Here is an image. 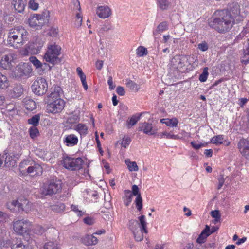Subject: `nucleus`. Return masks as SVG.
I'll use <instances>...</instances> for the list:
<instances>
[{"label": "nucleus", "mask_w": 249, "mask_h": 249, "mask_svg": "<svg viewBox=\"0 0 249 249\" xmlns=\"http://www.w3.org/2000/svg\"><path fill=\"white\" fill-rule=\"evenodd\" d=\"M218 189H220L222 186H223L225 179L224 178L223 175L220 174L218 177Z\"/></svg>", "instance_id": "obj_55"}, {"label": "nucleus", "mask_w": 249, "mask_h": 249, "mask_svg": "<svg viewBox=\"0 0 249 249\" xmlns=\"http://www.w3.org/2000/svg\"><path fill=\"white\" fill-rule=\"evenodd\" d=\"M103 61L98 60L96 61V67L98 70H101V69L103 67Z\"/></svg>", "instance_id": "obj_64"}, {"label": "nucleus", "mask_w": 249, "mask_h": 249, "mask_svg": "<svg viewBox=\"0 0 249 249\" xmlns=\"http://www.w3.org/2000/svg\"><path fill=\"white\" fill-rule=\"evenodd\" d=\"M27 34V31L22 27L11 29L8 34L7 43L10 46L18 48L23 44Z\"/></svg>", "instance_id": "obj_3"}, {"label": "nucleus", "mask_w": 249, "mask_h": 249, "mask_svg": "<svg viewBox=\"0 0 249 249\" xmlns=\"http://www.w3.org/2000/svg\"><path fill=\"white\" fill-rule=\"evenodd\" d=\"M34 244L35 241L31 240L29 243H27L25 244L23 243L19 242L17 243L16 244L12 246V249H33Z\"/></svg>", "instance_id": "obj_22"}, {"label": "nucleus", "mask_w": 249, "mask_h": 249, "mask_svg": "<svg viewBox=\"0 0 249 249\" xmlns=\"http://www.w3.org/2000/svg\"><path fill=\"white\" fill-rule=\"evenodd\" d=\"M18 202L17 200L12 201L7 203V207L11 211H14L15 207L18 208Z\"/></svg>", "instance_id": "obj_51"}, {"label": "nucleus", "mask_w": 249, "mask_h": 249, "mask_svg": "<svg viewBox=\"0 0 249 249\" xmlns=\"http://www.w3.org/2000/svg\"><path fill=\"white\" fill-rule=\"evenodd\" d=\"M39 119L40 116L39 115L37 114L33 116L31 118L28 119V122L29 124L33 125L32 127H36L38 124Z\"/></svg>", "instance_id": "obj_39"}, {"label": "nucleus", "mask_w": 249, "mask_h": 249, "mask_svg": "<svg viewBox=\"0 0 249 249\" xmlns=\"http://www.w3.org/2000/svg\"><path fill=\"white\" fill-rule=\"evenodd\" d=\"M158 7L161 11H167L172 7L171 0H156Z\"/></svg>", "instance_id": "obj_20"}, {"label": "nucleus", "mask_w": 249, "mask_h": 249, "mask_svg": "<svg viewBox=\"0 0 249 249\" xmlns=\"http://www.w3.org/2000/svg\"><path fill=\"white\" fill-rule=\"evenodd\" d=\"M136 54L139 57H142L147 54L146 48L143 46L139 47L136 50Z\"/></svg>", "instance_id": "obj_41"}, {"label": "nucleus", "mask_w": 249, "mask_h": 249, "mask_svg": "<svg viewBox=\"0 0 249 249\" xmlns=\"http://www.w3.org/2000/svg\"><path fill=\"white\" fill-rule=\"evenodd\" d=\"M84 222L87 225H92L95 223V220L90 217H87L84 219Z\"/></svg>", "instance_id": "obj_56"}, {"label": "nucleus", "mask_w": 249, "mask_h": 249, "mask_svg": "<svg viewBox=\"0 0 249 249\" xmlns=\"http://www.w3.org/2000/svg\"><path fill=\"white\" fill-rule=\"evenodd\" d=\"M125 162L130 171H137L139 170L138 166L135 161H131L130 159H126Z\"/></svg>", "instance_id": "obj_32"}, {"label": "nucleus", "mask_w": 249, "mask_h": 249, "mask_svg": "<svg viewBox=\"0 0 249 249\" xmlns=\"http://www.w3.org/2000/svg\"><path fill=\"white\" fill-rule=\"evenodd\" d=\"M30 61L33 64L36 69L41 68L42 67V63L35 56H31L29 58Z\"/></svg>", "instance_id": "obj_40"}, {"label": "nucleus", "mask_w": 249, "mask_h": 249, "mask_svg": "<svg viewBox=\"0 0 249 249\" xmlns=\"http://www.w3.org/2000/svg\"><path fill=\"white\" fill-rule=\"evenodd\" d=\"M16 110L17 108L16 106L13 103H10L8 104L6 107V111L7 112H13V114L16 113Z\"/></svg>", "instance_id": "obj_50"}, {"label": "nucleus", "mask_w": 249, "mask_h": 249, "mask_svg": "<svg viewBox=\"0 0 249 249\" xmlns=\"http://www.w3.org/2000/svg\"><path fill=\"white\" fill-rule=\"evenodd\" d=\"M44 249H58L56 244L53 242H48L45 244Z\"/></svg>", "instance_id": "obj_49"}, {"label": "nucleus", "mask_w": 249, "mask_h": 249, "mask_svg": "<svg viewBox=\"0 0 249 249\" xmlns=\"http://www.w3.org/2000/svg\"><path fill=\"white\" fill-rule=\"evenodd\" d=\"M231 14L226 11H216L209 21V25L219 33H223L229 31L235 22Z\"/></svg>", "instance_id": "obj_1"}, {"label": "nucleus", "mask_w": 249, "mask_h": 249, "mask_svg": "<svg viewBox=\"0 0 249 249\" xmlns=\"http://www.w3.org/2000/svg\"><path fill=\"white\" fill-rule=\"evenodd\" d=\"M238 147L242 155L249 160V141L245 139H241L238 143Z\"/></svg>", "instance_id": "obj_14"}, {"label": "nucleus", "mask_w": 249, "mask_h": 249, "mask_svg": "<svg viewBox=\"0 0 249 249\" xmlns=\"http://www.w3.org/2000/svg\"><path fill=\"white\" fill-rule=\"evenodd\" d=\"M208 231H210V227L206 225L205 228L202 231L197 239V243L201 244L206 242L207 238L209 236V234L207 233Z\"/></svg>", "instance_id": "obj_24"}, {"label": "nucleus", "mask_w": 249, "mask_h": 249, "mask_svg": "<svg viewBox=\"0 0 249 249\" xmlns=\"http://www.w3.org/2000/svg\"><path fill=\"white\" fill-rule=\"evenodd\" d=\"M25 108L30 111H32L36 108V104L33 100L28 99L24 102Z\"/></svg>", "instance_id": "obj_34"}, {"label": "nucleus", "mask_w": 249, "mask_h": 249, "mask_svg": "<svg viewBox=\"0 0 249 249\" xmlns=\"http://www.w3.org/2000/svg\"><path fill=\"white\" fill-rule=\"evenodd\" d=\"M33 230L34 233L38 235L42 234L45 231V229L40 225L36 226Z\"/></svg>", "instance_id": "obj_47"}, {"label": "nucleus", "mask_w": 249, "mask_h": 249, "mask_svg": "<svg viewBox=\"0 0 249 249\" xmlns=\"http://www.w3.org/2000/svg\"><path fill=\"white\" fill-rule=\"evenodd\" d=\"M49 11L45 10L42 15L33 14L28 19L29 25L32 27H41L45 23V20H48Z\"/></svg>", "instance_id": "obj_6"}, {"label": "nucleus", "mask_w": 249, "mask_h": 249, "mask_svg": "<svg viewBox=\"0 0 249 249\" xmlns=\"http://www.w3.org/2000/svg\"><path fill=\"white\" fill-rule=\"evenodd\" d=\"M160 122L166 124L167 126L176 127L177 126L178 121L176 118H172L171 119H162L160 120Z\"/></svg>", "instance_id": "obj_26"}, {"label": "nucleus", "mask_w": 249, "mask_h": 249, "mask_svg": "<svg viewBox=\"0 0 249 249\" xmlns=\"http://www.w3.org/2000/svg\"><path fill=\"white\" fill-rule=\"evenodd\" d=\"M168 29V23L167 21H163L160 23L153 32L154 36H157L161 33L167 31Z\"/></svg>", "instance_id": "obj_23"}, {"label": "nucleus", "mask_w": 249, "mask_h": 249, "mask_svg": "<svg viewBox=\"0 0 249 249\" xmlns=\"http://www.w3.org/2000/svg\"><path fill=\"white\" fill-rule=\"evenodd\" d=\"M135 202L137 210L141 211L142 208V199L141 195L137 196Z\"/></svg>", "instance_id": "obj_44"}, {"label": "nucleus", "mask_w": 249, "mask_h": 249, "mask_svg": "<svg viewBox=\"0 0 249 249\" xmlns=\"http://www.w3.org/2000/svg\"><path fill=\"white\" fill-rule=\"evenodd\" d=\"M32 91L37 95H42L48 90V84L45 78L38 77L32 85Z\"/></svg>", "instance_id": "obj_8"}, {"label": "nucleus", "mask_w": 249, "mask_h": 249, "mask_svg": "<svg viewBox=\"0 0 249 249\" xmlns=\"http://www.w3.org/2000/svg\"><path fill=\"white\" fill-rule=\"evenodd\" d=\"M61 48L55 43L48 45L47 50L44 54V59L53 65L60 62L58 56L61 53Z\"/></svg>", "instance_id": "obj_5"}, {"label": "nucleus", "mask_w": 249, "mask_h": 249, "mask_svg": "<svg viewBox=\"0 0 249 249\" xmlns=\"http://www.w3.org/2000/svg\"><path fill=\"white\" fill-rule=\"evenodd\" d=\"M81 241L84 244L87 246L95 245L98 242V240L93 234L85 235L82 237Z\"/></svg>", "instance_id": "obj_19"}, {"label": "nucleus", "mask_w": 249, "mask_h": 249, "mask_svg": "<svg viewBox=\"0 0 249 249\" xmlns=\"http://www.w3.org/2000/svg\"><path fill=\"white\" fill-rule=\"evenodd\" d=\"M126 87L132 91L137 92L140 89V87L136 83L130 79L126 80Z\"/></svg>", "instance_id": "obj_33"}, {"label": "nucleus", "mask_w": 249, "mask_h": 249, "mask_svg": "<svg viewBox=\"0 0 249 249\" xmlns=\"http://www.w3.org/2000/svg\"><path fill=\"white\" fill-rule=\"evenodd\" d=\"M131 141V140L130 138H129L128 137H124L123 138V139L121 141V144L122 147L126 148L128 146Z\"/></svg>", "instance_id": "obj_48"}, {"label": "nucleus", "mask_w": 249, "mask_h": 249, "mask_svg": "<svg viewBox=\"0 0 249 249\" xmlns=\"http://www.w3.org/2000/svg\"><path fill=\"white\" fill-rule=\"evenodd\" d=\"M18 209V211H24L26 213L30 211L32 208V204L25 198H19L17 200Z\"/></svg>", "instance_id": "obj_16"}, {"label": "nucleus", "mask_w": 249, "mask_h": 249, "mask_svg": "<svg viewBox=\"0 0 249 249\" xmlns=\"http://www.w3.org/2000/svg\"><path fill=\"white\" fill-rule=\"evenodd\" d=\"M78 139L74 134H70L66 136L64 142L67 146H73L78 143Z\"/></svg>", "instance_id": "obj_25"}, {"label": "nucleus", "mask_w": 249, "mask_h": 249, "mask_svg": "<svg viewBox=\"0 0 249 249\" xmlns=\"http://www.w3.org/2000/svg\"><path fill=\"white\" fill-rule=\"evenodd\" d=\"M9 85L7 77L0 72V89H6Z\"/></svg>", "instance_id": "obj_30"}, {"label": "nucleus", "mask_w": 249, "mask_h": 249, "mask_svg": "<svg viewBox=\"0 0 249 249\" xmlns=\"http://www.w3.org/2000/svg\"><path fill=\"white\" fill-rule=\"evenodd\" d=\"M26 2V0H23L20 2H14L13 5L15 10L18 13L22 12L25 8Z\"/></svg>", "instance_id": "obj_35"}, {"label": "nucleus", "mask_w": 249, "mask_h": 249, "mask_svg": "<svg viewBox=\"0 0 249 249\" xmlns=\"http://www.w3.org/2000/svg\"><path fill=\"white\" fill-rule=\"evenodd\" d=\"M141 114L137 116L136 115L132 116L129 120L127 121V127L130 128L132 126L134 125L137 122L140 120Z\"/></svg>", "instance_id": "obj_36"}, {"label": "nucleus", "mask_w": 249, "mask_h": 249, "mask_svg": "<svg viewBox=\"0 0 249 249\" xmlns=\"http://www.w3.org/2000/svg\"><path fill=\"white\" fill-rule=\"evenodd\" d=\"M3 159H4V164L3 167H6L8 168H10L13 167L16 165V160L13 159V158L9 155L6 154H3Z\"/></svg>", "instance_id": "obj_21"}, {"label": "nucleus", "mask_w": 249, "mask_h": 249, "mask_svg": "<svg viewBox=\"0 0 249 249\" xmlns=\"http://www.w3.org/2000/svg\"><path fill=\"white\" fill-rule=\"evenodd\" d=\"M132 196H138L139 195H141V194L139 192V189L137 185H133L132 186Z\"/></svg>", "instance_id": "obj_57"}, {"label": "nucleus", "mask_w": 249, "mask_h": 249, "mask_svg": "<svg viewBox=\"0 0 249 249\" xmlns=\"http://www.w3.org/2000/svg\"><path fill=\"white\" fill-rule=\"evenodd\" d=\"M61 88L54 86L51 89V92L46 99V109L47 112L56 113L61 112L65 107V102L60 98Z\"/></svg>", "instance_id": "obj_2"}, {"label": "nucleus", "mask_w": 249, "mask_h": 249, "mask_svg": "<svg viewBox=\"0 0 249 249\" xmlns=\"http://www.w3.org/2000/svg\"><path fill=\"white\" fill-rule=\"evenodd\" d=\"M76 18L74 25L76 27L79 28L81 26L82 22V17L80 13H77L76 14Z\"/></svg>", "instance_id": "obj_45"}, {"label": "nucleus", "mask_w": 249, "mask_h": 249, "mask_svg": "<svg viewBox=\"0 0 249 249\" xmlns=\"http://www.w3.org/2000/svg\"><path fill=\"white\" fill-rule=\"evenodd\" d=\"M248 47L244 52V55L241 58V61L244 64H247L249 61V38L248 39Z\"/></svg>", "instance_id": "obj_38"}, {"label": "nucleus", "mask_w": 249, "mask_h": 249, "mask_svg": "<svg viewBox=\"0 0 249 249\" xmlns=\"http://www.w3.org/2000/svg\"><path fill=\"white\" fill-rule=\"evenodd\" d=\"M108 84L109 86V89L111 90H112L115 88V85H113V80H112V77L111 76H109L108 80Z\"/></svg>", "instance_id": "obj_62"}, {"label": "nucleus", "mask_w": 249, "mask_h": 249, "mask_svg": "<svg viewBox=\"0 0 249 249\" xmlns=\"http://www.w3.org/2000/svg\"><path fill=\"white\" fill-rule=\"evenodd\" d=\"M138 130L150 135L154 134L156 132V130L153 128L152 124L148 122L139 124Z\"/></svg>", "instance_id": "obj_17"}, {"label": "nucleus", "mask_w": 249, "mask_h": 249, "mask_svg": "<svg viewBox=\"0 0 249 249\" xmlns=\"http://www.w3.org/2000/svg\"><path fill=\"white\" fill-rule=\"evenodd\" d=\"M191 144L196 149H199L201 147L204 146V144H197L194 142H192Z\"/></svg>", "instance_id": "obj_63"}, {"label": "nucleus", "mask_w": 249, "mask_h": 249, "mask_svg": "<svg viewBox=\"0 0 249 249\" xmlns=\"http://www.w3.org/2000/svg\"><path fill=\"white\" fill-rule=\"evenodd\" d=\"M83 163V160L81 158H72L66 157L63 160V166L65 168L71 171L81 169Z\"/></svg>", "instance_id": "obj_9"}, {"label": "nucleus", "mask_w": 249, "mask_h": 249, "mask_svg": "<svg viewBox=\"0 0 249 249\" xmlns=\"http://www.w3.org/2000/svg\"><path fill=\"white\" fill-rule=\"evenodd\" d=\"M116 92L120 96H123L125 94V92L123 87L118 86L116 89Z\"/></svg>", "instance_id": "obj_59"}, {"label": "nucleus", "mask_w": 249, "mask_h": 249, "mask_svg": "<svg viewBox=\"0 0 249 249\" xmlns=\"http://www.w3.org/2000/svg\"><path fill=\"white\" fill-rule=\"evenodd\" d=\"M124 196L123 197L124 202L125 206H128L131 203L132 200V194L129 190L124 191Z\"/></svg>", "instance_id": "obj_29"}, {"label": "nucleus", "mask_w": 249, "mask_h": 249, "mask_svg": "<svg viewBox=\"0 0 249 249\" xmlns=\"http://www.w3.org/2000/svg\"><path fill=\"white\" fill-rule=\"evenodd\" d=\"M71 209L72 210V211L77 213L78 216H81L82 215V211L79 210L78 207L77 206L74 205H72L71 206Z\"/></svg>", "instance_id": "obj_61"}, {"label": "nucleus", "mask_w": 249, "mask_h": 249, "mask_svg": "<svg viewBox=\"0 0 249 249\" xmlns=\"http://www.w3.org/2000/svg\"><path fill=\"white\" fill-rule=\"evenodd\" d=\"M23 92V89L21 85L15 86L13 89L12 96L18 98L21 96Z\"/></svg>", "instance_id": "obj_28"}, {"label": "nucleus", "mask_w": 249, "mask_h": 249, "mask_svg": "<svg viewBox=\"0 0 249 249\" xmlns=\"http://www.w3.org/2000/svg\"><path fill=\"white\" fill-rule=\"evenodd\" d=\"M74 129L78 131L82 135H85L88 133V127L84 124H78L75 127Z\"/></svg>", "instance_id": "obj_31"}, {"label": "nucleus", "mask_w": 249, "mask_h": 249, "mask_svg": "<svg viewBox=\"0 0 249 249\" xmlns=\"http://www.w3.org/2000/svg\"><path fill=\"white\" fill-rule=\"evenodd\" d=\"M29 7L34 10H36L38 8V4L35 0H30L29 2Z\"/></svg>", "instance_id": "obj_53"}, {"label": "nucleus", "mask_w": 249, "mask_h": 249, "mask_svg": "<svg viewBox=\"0 0 249 249\" xmlns=\"http://www.w3.org/2000/svg\"><path fill=\"white\" fill-rule=\"evenodd\" d=\"M96 14L99 18H106L111 15V10L107 6H100L97 8Z\"/></svg>", "instance_id": "obj_18"}, {"label": "nucleus", "mask_w": 249, "mask_h": 249, "mask_svg": "<svg viewBox=\"0 0 249 249\" xmlns=\"http://www.w3.org/2000/svg\"><path fill=\"white\" fill-rule=\"evenodd\" d=\"M30 137L34 139L39 134V131L36 127H31L29 129Z\"/></svg>", "instance_id": "obj_46"}, {"label": "nucleus", "mask_w": 249, "mask_h": 249, "mask_svg": "<svg viewBox=\"0 0 249 249\" xmlns=\"http://www.w3.org/2000/svg\"><path fill=\"white\" fill-rule=\"evenodd\" d=\"M161 136V137H166V138L167 139H177L178 138V135H175L171 134V133H168L167 132L162 133Z\"/></svg>", "instance_id": "obj_52"}, {"label": "nucleus", "mask_w": 249, "mask_h": 249, "mask_svg": "<svg viewBox=\"0 0 249 249\" xmlns=\"http://www.w3.org/2000/svg\"><path fill=\"white\" fill-rule=\"evenodd\" d=\"M19 167L21 172L26 170L28 173L33 175H40L43 172V169L39 164L33 162L29 165V162L28 161L21 162Z\"/></svg>", "instance_id": "obj_7"}, {"label": "nucleus", "mask_w": 249, "mask_h": 249, "mask_svg": "<svg viewBox=\"0 0 249 249\" xmlns=\"http://www.w3.org/2000/svg\"><path fill=\"white\" fill-rule=\"evenodd\" d=\"M30 225V222L27 220H18L14 222L13 228L17 233L23 235L26 233Z\"/></svg>", "instance_id": "obj_12"}, {"label": "nucleus", "mask_w": 249, "mask_h": 249, "mask_svg": "<svg viewBox=\"0 0 249 249\" xmlns=\"http://www.w3.org/2000/svg\"><path fill=\"white\" fill-rule=\"evenodd\" d=\"M16 56L14 53H10L3 55L0 61V66L5 70H10L13 67L12 63Z\"/></svg>", "instance_id": "obj_13"}, {"label": "nucleus", "mask_w": 249, "mask_h": 249, "mask_svg": "<svg viewBox=\"0 0 249 249\" xmlns=\"http://www.w3.org/2000/svg\"><path fill=\"white\" fill-rule=\"evenodd\" d=\"M229 11H226L228 13H230L235 21L241 20L240 17V5L237 2H232L229 5Z\"/></svg>", "instance_id": "obj_15"}, {"label": "nucleus", "mask_w": 249, "mask_h": 249, "mask_svg": "<svg viewBox=\"0 0 249 249\" xmlns=\"http://www.w3.org/2000/svg\"><path fill=\"white\" fill-rule=\"evenodd\" d=\"M211 215L214 218H221V214L219 211L218 210L212 211L211 212Z\"/></svg>", "instance_id": "obj_58"}, {"label": "nucleus", "mask_w": 249, "mask_h": 249, "mask_svg": "<svg viewBox=\"0 0 249 249\" xmlns=\"http://www.w3.org/2000/svg\"><path fill=\"white\" fill-rule=\"evenodd\" d=\"M76 71L78 76L80 77L82 85L85 90H87L88 86L86 82V77L85 74L83 72L81 68L78 67L76 69Z\"/></svg>", "instance_id": "obj_27"}, {"label": "nucleus", "mask_w": 249, "mask_h": 249, "mask_svg": "<svg viewBox=\"0 0 249 249\" xmlns=\"http://www.w3.org/2000/svg\"><path fill=\"white\" fill-rule=\"evenodd\" d=\"M32 71L31 66L28 63H20L15 67L13 75L17 78H20L29 75Z\"/></svg>", "instance_id": "obj_10"}, {"label": "nucleus", "mask_w": 249, "mask_h": 249, "mask_svg": "<svg viewBox=\"0 0 249 249\" xmlns=\"http://www.w3.org/2000/svg\"><path fill=\"white\" fill-rule=\"evenodd\" d=\"M139 219L140 223L137 220H131L129 221L128 227L133 232L135 240L137 241H141L143 239V233H147V223L144 215H141Z\"/></svg>", "instance_id": "obj_4"}, {"label": "nucleus", "mask_w": 249, "mask_h": 249, "mask_svg": "<svg viewBox=\"0 0 249 249\" xmlns=\"http://www.w3.org/2000/svg\"><path fill=\"white\" fill-rule=\"evenodd\" d=\"M198 48L202 51H206L208 49V44L205 42L199 43L198 45Z\"/></svg>", "instance_id": "obj_54"}, {"label": "nucleus", "mask_w": 249, "mask_h": 249, "mask_svg": "<svg viewBox=\"0 0 249 249\" xmlns=\"http://www.w3.org/2000/svg\"><path fill=\"white\" fill-rule=\"evenodd\" d=\"M38 43H39L38 45H37L36 43H35L34 44V47H35V48H36V53H37L38 52L40 51V50L41 49V48L43 46V43H44L43 41H42L41 40H39Z\"/></svg>", "instance_id": "obj_60"}, {"label": "nucleus", "mask_w": 249, "mask_h": 249, "mask_svg": "<svg viewBox=\"0 0 249 249\" xmlns=\"http://www.w3.org/2000/svg\"><path fill=\"white\" fill-rule=\"evenodd\" d=\"M173 65L177 69H179L183 67L181 59L179 56H175L171 61Z\"/></svg>", "instance_id": "obj_37"}, {"label": "nucleus", "mask_w": 249, "mask_h": 249, "mask_svg": "<svg viewBox=\"0 0 249 249\" xmlns=\"http://www.w3.org/2000/svg\"><path fill=\"white\" fill-rule=\"evenodd\" d=\"M223 135H218L213 137L211 140V142L216 144H222L223 142Z\"/></svg>", "instance_id": "obj_43"}, {"label": "nucleus", "mask_w": 249, "mask_h": 249, "mask_svg": "<svg viewBox=\"0 0 249 249\" xmlns=\"http://www.w3.org/2000/svg\"><path fill=\"white\" fill-rule=\"evenodd\" d=\"M208 68L207 67H205L203 69V72L199 76V80L202 82H205L208 78V76L209 74Z\"/></svg>", "instance_id": "obj_42"}, {"label": "nucleus", "mask_w": 249, "mask_h": 249, "mask_svg": "<svg viewBox=\"0 0 249 249\" xmlns=\"http://www.w3.org/2000/svg\"><path fill=\"white\" fill-rule=\"evenodd\" d=\"M61 184L59 181H52L47 185L44 186L41 190L43 196L52 195L59 193L61 190Z\"/></svg>", "instance_id": "obj_11"}]
</instances>
